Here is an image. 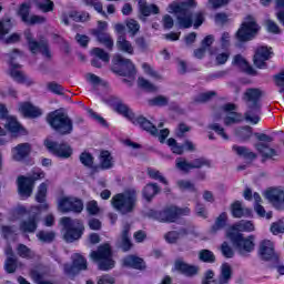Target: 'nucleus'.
Masks as SVG:
<instances>
[{"mask_svg": "<svg viewBox=\"0 0 284 284\" xmlns=\"http://www.w3.org/2000/svg\"><path fill=\"white\" fill-rule=\"evenodd\" d=\"M241 232H254V223L252 221L241 220L233 224L230 231L226 232V237L231 241L234 250L240 256H247L254 252L255 243L254 235L244 237Z\"/></svg>", "mask_w": 284, "mask_h": 284, "instance_id": "nucleus-1", "label": "nucleus"}, {"mask_svg": "<svg viewBox=\"0 0 284 284\" xmlns=\"http://www.w3.org/2000/svg\"><path fill=\"white\" fill-rule=\"evenodd\" d=\"M194 8H196V0H182L180 2H172L169 4V9L176 17V21L183 30H187L194 27V29L201 28L205 18L203 13L199 12L194 18Z\"/></svg>", "mask_w": 284, "mask_h": 284, "instance_id": "nucleus-2", "label": "nucleus"}, {"mask_svg": "<svg viewBox=\"0 0 284 284\" xmlns=\"http://www.w3.org/2000/svg\"><path fill=\"white\" fill-rule=\"evenodd\" d=\"M255 136L257 139V143L254 144V148L258 154L262 156V163H265V161L270 159H274V156H278V152L276 149L270 148V143L274 141V138L272 135L265 134V133H254V129L250 125L240 126L235 129V136L240 139V141H243L244 143L250 141L252 136Z\"/></svg>", "mask_w": 284, "mask_h": 284, "instance_id": "nucleus-3", "label": "nucleus"}, {"mask_svg": "<svg viewBox=\"0 0 284 284\" xmlns=\"http://www.w3.org/2000/svg\"><path fill=\"white\" fill-rule=\"evenodd\" d=\"M263 90L258 88H247L243 94V101L247 104V111L245 113L246 121L258 124L261 121V99H263Z\"/></svg>", "mask_w": 284, "mask_h": 284, "instance_id": "nucleus-4", "label": "nucleus"}, {"mask_svg": "<svg viewBox=\"0 0 284 284\" xmlns=\"http://www.w3.org/2000/svg\"><path fill=\"white\" fill-rule=\"evenodd\" d=\"M148 216L159 221V223H176L181 216H190V207H179L178 205L170 204L161 211L151 209L148 212Z\"/></svg>", "mask_w": 284, "mask_h": 284, "instance_id": "nucleus-5", "label": "nucleus"}, {"mask_svg": "<svg viewBox=\"0 0 284 284\" xmlns=\"http://www.w3.org/2000/svg\"><path fill=\"white\" fill-rule=\"evenodd\" d=\"M47 123L60 136H68V134L74 132V122H72V119L59 110L51 111L47 114Z\"/></svg>", "mask_w": 284, "mask_h": 284, "instance_id": "nucleus-6", "label": "nucleus"}, {"mask_svg": "<svg viewBox=\"0 0 284 284\" xmlns=\"http://www.w3.org/2000/svg\"><path fill=\"white\" fill-rule=\"evenodd\" d=\"M136 191L126 190L122 193H116L111 199V205L115 212L120 214H132L136 207Z\"/></svg>", "mask_w": 284, "mask_h": 284, "instance_id": "nucleus-7", "label": "nucleus"}, {"mask_svg": "<svg viewBox=\"0 0 284 284\" xmlns=\"http://www.w3.org/2000/svg\"><path fill=\"white\" fill-rule=\"evenodd\" d=\"M91 258L99 265V270L108 272L113 270L112 246L109 243L101 244L97 251L91 252Z\"/></svg>", "mask_w": 284, "mask_h": 284, "instance_id": "nucleus-8", "label": "nucleus"}, {"mask_svg": "<svg viewBox=\"0 0 284 284\" xmlns=\"http://www.w3.org/2000/svg\"><path fill=\"white\" fill-rule=\"evenodd\" d=\"M45 178V172L41 169L33 171L30 176H18V193L21 199H30L32 196V190H34V183Z\"/></svg>", "mask_w": 284, "mask_h": 284, "instance_id": "nucleus-9", "label": "nucleus"}, {"mask_svg": "<svg viewBox=\"0 0 284 284\" xmlns=\"http://www.w3.org/2000/svg\"><path fill=\"white\" fill-rule=\"evenodd\" d=\"M61 223L64 229L63 239L67 243L79 241L85 232V225L81 220L73 222L72 219L64 216L61 219Z\"/></svg>", "mask_w": 284, "mask_h": 284, "instance_id": "nucleus-10", "label": "nucleus"}, {"mask_svg": "<svg viewBox=\"0 0 284 284\" xmlns=\"http://www.w3.org/2000/svg\"><path fill=\"white\" fill-rule=\"evenodd\" d=\"M112 63V72H114V74H119V77H128V79H134V77H136V67H134L132 60L126 59L121 54H115Z\"/></svg>", "mask_w": 284, "mask_h": 284, "instance_id": "nucleus-11", "label": "nucleus"}, {"mask_svg": "<svg viewBox=\"0 0 284 284\" xmlns=\"http://www.w3.org/2000/svg\"><path fill=\"white\" fill-rule=\"evenodd\" d=\"M261 32V26L255 20L242 22L235 33V39L240 43H247V41H254Z\"/></svg>", "mask_w": 284, "mask_h": 284, "instance_id": "nucleus-12", "label": "nucleus"}, {"mask_svg": "<svg viewBox=\"0 0 284 284\" xmlns=\"http://www.w3.org/2000/svg\"><path fill=\"white\" fill-rule=\"evenodd\" d=\"M175 168L184 174H190L191 170H201V168H212V161L205 158H196L192 162H189L184 158H178L175 160Z\"/></svg>", "mask_w": 284, "mask_h": 284, "instance_id": "nucleus-13", "label": "nucleus"}, {"mask_svg": "<svg viewBox=\"0 0 284 284\" xmlns=\"http://www.w3.org/2000/svg\"><path fill=\"white\" fill-rule=\"evenodd\" d=\"M44 145L52 154L53 156H57L58 159H70L74 151L72 150V146L68 142H57L52 140H45Z\"/></svg>", "mask_w": 284, "mask_h": 284, "instance_id": "nucleus-14", "label": "nucleus"}, {"mask_svg": "<svg viewBox=\"0 0 284 284\" xmlns=\"http://www.w3.org/2000/svg\"><path fill=\"white\" fill-rule=\"evenodd\" d=\"M58 209L62 214H68V212L81 214L83 212V200L74 196H63L58 202Z\"/></svg>", "mask_w": 284, "mask_h": 284, "instance_id": "nucleus-15", "label": "nucleus"}, {"mask_svg": "<svg viewBox=\"0 0 284 284\" xmlns=\"http://www.w3.org/2000/svg\"><path fill=\"white\" fill-rule=\"evenodd\" d=\"M24 39L32 54H37V52H40L42 57H45L47 59H52V52L50 51V45L48 44V42H39L34 40L32 32L30 31L24 32Z\"/></svg>", "mask_w": 284, "mask_h": 284, "instance_id": "nucleus-16", "label": "nucleus"}, {"mask_svg": "<svg viewBox=\"0 0 284 284\" xmlns=\"http://www.w3.org/2000/svg\"><path fill=\"white\" fill-rule=\"evenodd\" d=\"M258 255L262 261L270 262L274 261V263H281V255L276 253L274 247V242L270 240H263L260 243Z\"/></svg>", "mask_w": 284, "mask_h": 284, "instance_id": "nucleus-17", "label": "nucleus"}, {"mask_svg": "<svg viewBox=\"0 0 284 284\" xmlns=\"http://www.w3.org/2000/svg\"><path fill=\"white\" fill-rule=\"evenodd\" d=\"M105 30H108V22L98 21V29H92L91 34L95 37L99 43L105 45L108 50H112L114 48V40H112L110 34L105 33Z\"/></svg>", "mask_w": 284, "mask_h": 284, "instance_id": "nucleus-18", "label": "nucleus"}, {"mask_svg": "<svg viewBox=\"0 0 284 284\" xmlns=\"http://www.w3.org/2000/svg\"><path fill=\"white\" fill-rule=\"evenodd\" d=\"M88 270V260L83 257V255L78 254L77 257L72 261V264L64 265V273L70 278H74L78 276L80 272Z\"/></svg>", "mask_w": 284, "mask_h": 284, "instance_id": "nucleus-19", "label": "nucleus"}, {"mask_svg": "<svg viewBox=\"0 0 284 284\" xmlns=\"http://www.w3.org/2000/svg\"><path fill=\"white\" fill-rule=\"evenodd\" d=\"M41 212L43 210L36 211V213L28 216L27 220L20 222V231L23 234H34L39 227V222L41 221Z\"/></svg>", "mask_w": 284, "mask_h": 284, "instance_id": "nucleus-20", "label": "nucleus"}, {"mask_svg": "<svg viewBox=\"0 0 284 284\" xmlns=\"http://www.w3.org/2000/svg\"><path fill=\"white\" fill-rule=\"evenodd\" d=\"M272 48H257L253 57V63L255 68H257L258 70H265V68H267V62L265 61H270V59H272Z\"/></svg>", "mask_w": 284, "mask_h": 284, "instance_id": "nucleus-21", "label": "nucleus"}, {"mask_svg": "<svg viewBox=\"0 0 284 284\" xmlns=\"http://www.w3.org/2000/svg\"><path fill=\"white\" fill-rule=\"evenodd\" d=\"M166 144L169 145L171 152L173 154H176L178 156H181V154H184V152H194L196 150V146L194 143L190 140H185L183 144H179L174 138H169L166 141Z\"/></svg>", "mask_w": 284, "mask_h": 284, "instance_id": "nucleus-22", "label": "nucleus"}, {"mask_svg": "<svg viewBox=\"0 0 284 284\" xmlns=\"http://www.w3.org/2000/svg\"><path fill=\"white\" fill-rule=\"evenodd\" d=\"M111 105L113 108V111L116 112V114H120V116H123L130 122L134 120V111H132L130 106L123 102V100L119 98H112Z\"/></svg>", "mask_w": 284, "mask_h": 284, "instance_id": "nucleus-23", "label": "nucleus"}, {"mask_svg": "<svg viewBox=\"0 0 284 284\" xmlns=\"http://www.w3.org/2000/svg\"><path fill=\"white\" fill-rule=\"evenodd\" d=\"M131 123L133 125H139L141 130H144V132H148L152 136H159V129L152 121L148 120V118L143 115L136 116V114L133 116V120H131Z\"/></svg>", "mask_w": 284, "mask_h": 284, "instance_id": "nucleus-24", "label": "nucleus"}, {"mask_svg": "<svg viewBox=\"0 0 284 284\" xmlns=\"http://www.w3.org/2000/svg\"><path fill=\"white\" fill-rule=\"evenodd\" d=\"M266 199L274 205L275 210L284 207V190L272 187L266 191Z\"/></svg>", "mask_w": 284, "mask_h": 284, "instance_id": "nucleus-25", "label": "nucleus"}, {"mask_svg": "<svg viewBox=\"0 0 284 284\" xmlns=\"http://www.w3.org/2000/svg\"><path fill=\"white\" fill-rule=\"evenodd\" d=\"M31 152L32 146L30 143H20L11 150L12 160L17 163H21V161H26V159L30 156Z\"/></svg>", "mask_w": 284, "mask_h": 284, "instance_id": "nucleus-26", "label": "nucleus"}, {"mask_svg": "<svg viewBox=\"0 0 284 284\" xmlns=\"http://www.w3.org/2000/svg\"><path fill=\"white\" fill-rule=\"evenodd\" d=\"M174 270L176 272H179V274H182L183 276H186L187 278H192V276H196V274H199V266L187 264L181 260L175 261Z\"/></svg>", "mask_w": 284, "mask_h": 284, "instance_id": "nucleus-27", "label": "nucleus"}, {"mask_svg": "<svg viewBox=\"0 0 284 284\" xmlns=\"http://www.w3.org/2000/svg\"><path fill=\"white\" fill-rule=\"evenodd\" d=\"M19 111L26 119H39V116H42L43 111L32 104V102H22L20 103Z\"/></svg>", "mask_w": 284, "mask_h": 284, "instance_id": "nucleus-28", "label": "nucleus"}, {"mask_svg": "<svg viewBox=\"0 0 284 284\" xmlns=\"http://www.w3.org/2000/svg\"><path fill=\"white\" fill-rule=\"evenodd\" d=\"M233 63L234 65L240 68L242 72H245V74H251L252 77H256V70L254 69L253 65L250 64V62H247L245 58H243V55L241 54L234 55Z\"/></svg>", "mask_w": 284, "mask_h": 284, "instance_id": "nucleus-29", "label": "nucleus"}, {"mask_svg": "<svg viewBox=\"0 0 284 284\" xmlns=\"http://www.w3.org/2000/svg\"><path fill=\"white\" fill-rule=\"evenodd\" d=\"M139 6V12L141 17H151V14H159L161 12V9H159V6L151 3L148 4L146 0H138Z\"/></svg>", "mask_w": 284, "mask_h": 284, "instance_id": "nucleus-30", "label": "nucleus"}, {"mask_svg": "<svg viewBox=\"0 0 284 284\" xmlns=\"http://www.w3.org/2000/svg\"><path fill=\"white\" fill-rule=\"evenodd\" d=\"M48 207H49L48 203L40 204V205H32L29 209L23 205H18L14 207L13 212L18 216H26V215L32 216V214L39 212V210H48Z\"/></svg>", "mask_w": 284, "mask_h": 284, "instance_id": "nucleus-31", "label": "nucleus"}, {"mask_svg": "<svg viewBox=\"0 0 284 284\" xmlns=\"http://www.w3.org/2000/svg\"><path fill=\"white\" fill-rule=\"evenodd\" d=\"M124 267H131V270H145V261L136 255H128L123 258Z\"/></svg>", "mask_w": 284, "mask_h": 284, "instance_id": "nucleus-32", "label": "nucleus"}, {"mask_svg": "<svg viewBox=\"0 0 284 284\" xmlns=\"http://www.w3.org/2000/svg\"><path fill=\"white\" fill-rule=\"evenodd\" d=\"M231 214L233 219H243V216H251L252 211L243 207L241 201L236 200L231 204Z\"/></svg>", "mask_w": 284, "mask_h": 284, "instance_id": "nucleus-33", "label": "nucleus"}, {"mask_svg": "<svg viewBox=\"0 0 284 284\" xmlns=\"http://www.w3.org/2000/svg\"><path fill=\"white\" fill-rule=\"evenodd\" d=\"M115 45L119 52H124V54H134V47H132V42L128 41V37L125 34L118 36Z\"/></svg>", "mask_w": 284, "mask_h": 284, "instance_id": "nucleus-34", "label": "nucleus"}, {"mask_svg": "<svg viewBox=\"0 0 284 284\" xmlns=\"http://www.w3.org/2000/svg\"><path fill=\"white\" fill-rule=\"evenodd\" d=\"M21 64L11 62L9 74L11 79H13V81H16L17 83H27L28 78L23 74V72L19 71L21 70Z\"/></svg>", "mask_w": 284, "mask_h": 284, "instance_id": "nucleus-35", "label": "nucleus"}, {"mask_svg": "<svg viewBox=\"0 0 284 284\" xmlns=\"http://www.w3.org/2000/svg\"><path fill=\"white\" fill-rule=\"evenodd\" d=\"M6 128L10 134H13V136H19V134H23V132H26V129L14 116H11L9 120H7Z\"/></svg>", "mask_w": 284, "mask_h": 284, "instance_id": "nucleus-36", "label": "nucleus"}, {"mask_svg": "<svg viewBox=\"0 0 284 284\" xmlns=\"http://www.w3.org/2000/svg\"><path fill=\"white\" fill-rule=\"evenodd\" d=\"M161 192V187L156 183H148L142 190V196L150 203L152 199L155 197L156 194Z\"/></svg>", "mask_w": 284, "mask_h": 284, "instance_id": "nucleus-37", "label": "nucleus"}, {"mask_svg": "<svg viewBox=\"0 0 284 284\" xmlns=\"http://www.w3.org/2000/svg\"><path fill=\"white\" fill-rule=\"evenodd\" d=\"M187 234H190V231L185 227H181L179 231H169L165 233L164 239L166 243L174 244L178 243L179 239L187 236Z\"/></svg>", "mask_w": 284, "mask_h": 284, "instance_id": "nucleus-38", "label": "nucleus"}, {"mask_svg": "<svg viewBox=\"0 0 284 284\" xmlns=\"http://www.w3.org/2000/svg\"><path fill=\"white\" fill-rule=\"evenodd\" d=\"M7 254L9 256L4 262V270L7 274H14L17 272V267H19L17 257H14V253L12 252V248H9L7 251Z\"/></svg>", "mask_w": 284, "mask_h": 284, "instance_id": "nucleus-39", "label": "nucleus"}, {"mask_svg": "<svg viewBox=\"0 0 284 284\" xmlns=\"http://www.w3.org/2000/svg\"><path fill=\"white\" fill-rule=\"evenodd\" d=\"M232 150L234 153L237 154V156H242L246 161H254L256 159V156H258L256 153L250 151V149H247V146H239V145L234 144L232 146Z\"/></svg>", "mask_w": 284, "mask_h": 284, "instance_id": "nucleus-40", "label": "nucleus"}, {"mask_svg": "<svg viewBox=\"0 0 284 284\" xmlns=\"http://www.w3.org/2000/svg\"><path fill=\"white\" fill-rule=\"evenodd\" d=\"M100 168L101 170H112L114 168V162L112 154L108 150L100 152Z\"/></svg>", "mask_w": 284, "mask_h": 284, "instance_id": "nucleus-41", "label": "nucleus"}, {"mask_svg": "<svg viewBox=\"0 0 284 284\" xmlns=\"http://www.w3.org/2000/svg\"><path fill=\"white\" fill-rule=\"evenodd\" d=\"M80 163H82L84 168H90L93 172H99V165H94V156L90 152L83 151L80 154Z\"/></svg>", "mask_w": 284, "mask_h": 284, "instance_id": "nucleus-42", "label": "nucleus"}, {"mask_svg": "<svg viewBox=\"0 0 284 284\" xmlns=\"http://www.w3.org/2000/svg\"><path fill=\"white\" fill-rule=\"evenodd\" d=\"M227 226V213L222 212L215 220V223L211 226L212 234H216V232H221V230H225Z\"/></svg>", "mask_w": 284, "mask_h": 284, "instance_id": "nucleus-43", "label": "nucleus"}, {"mask_svg": "<svg viewBox=\"0 0 284 284\" xmlns=\"http://www.w3.org/2000/svg\"><path fill=\"white\" fill-rule=\"evenodd\" d=\"M230 281H232V266L227 263H224L222 264V270L217 280V284H230Z\"/></svg>", "mask_w": 284, "mask_h": 284, "instance_id": "nucleus-44", "label": "nucleus"}, {"mask_svg": "<svg viewBox=\"0 0 284 284\" xmlns=\"http://www.w3.org/2000/svg\"><path fill=\"white\" fill-rule=\"evenodd\" d=\"M197 256L201 263H209V264L216 263V255L211 250L203 248L199 251Z\"/></svg>", "mask_w": 284, "mask_h": 284, "instance_id": "nucleus-45", "label": "nucleus"}, {"mask_svg": "<svg viewBox=\"0 0 284 284\" xmlns=\"http://www.w3.org/2000/svg\"><path fill=\"white\" fill-rule=\"evenodd\" d=\"M10 30H12V19L6 18L0 20V39H6V34L10 33Z\"/></svg>", "mask_w": 284, "mask_h": 284, "instance_id": "nucleus-46", "label": "nucleus"}, {"mask_svg": "<svg viewBox=\"0 0 284 284\" xmlns=\"http://www.w3.org/2000/svg\"><path fill=\"white\" fill-rule=\"evenodd\" d=\"M37 236L41 243H54V239H57V233H54V231H40Z\"/></svg>", "mask_w": 284, "mask_h": 284, "instance_id": "nucleus-47", "label": "nucleus"}, {"mask_svg": "<svg viewBox=\"0 0 284 284\" xmlns=\"http://www.w3.org/2000/svg\"><path fill=\"white\" fill-rule=\"evenodd\" d=\"M148 176H150L153 181H159L160 183H163V185H168V180L165 176L161 174V171L152 168H148L146 170Z\"/></svg>", "mask_w": 284, "mask_h": 284, "instance_id": "nucleus-48", "label": "nucleus"}, {"mask_svg": "<svg viewBox=\"0 0 284 284\" xmlns=\"http://www.w3.org/2000/svg\"><path fill=\"white\" fill-rule=\"evenodd\" d=\"M45 199H48V184L41 183L38 186V192L36 194L37 203H45Z\"/></svg>", "mask_w": 284, "mask_h": 284, "instance_id": "nucleus-49", "label": "nucleus"}, {"mask_svg": "<svg viewBox=\"0 0 284 284\" xmlns=\"http://www.w3.org/2000/svg\"><path fill=\"white\" fill-rule=\"evenodd\" d=\"M209 130H213L214 133L217 134V136H222L224 141H230V135L225 132V129L221 126L219 123H212L209 124Z\"/></svg>", "mask_w": 284, "mask_h": 284, "instance_id": "nucleus-50", "label": "nucleus"}, {"mask_svg": "<svg viewBox=\"0 0 284 284\" xmlns=\"http://www.w3.org/2000/svg\"><path fill=\"white\" fill-rule=\"evenodd\" d=\"M270 231L274 236H278V234H284V217L280 219L277 222H273L271 224Z\"/></svg>", "mask_w": 284, "mask_h": 284, "instance_id": "nucleus-51", "label": "nucleus"}, {"mask_svg": "<svg viewBox=\"0 0 284 284\" xmlns=\"http://www.w3.org/2000/svg\"><path fill=\"white\" fill-rule=\"evenodd\" d=\"M138 84L140 88H142V90H145L146 92H156V87L150 82V80H146L143 77L138 79Z\"/></svg>", "mask_w": 284, "mask_h": 284, "instance_id": "nucleus-52", "label": "nucleus"}, {"mask_svg": "<svg viewBox=\"0 0 284 284\" xmlns=\"http://www.w3.org/2000/svg\"><path fill=\"white\" fill-rule=\"evenodd\" d=\"M92 54L95 55V59L103 61L104 63H110V53L105 52V50L101 48H93Z\"/></svg>", "mask_w": 284, "mask_h": 284, "instance_id": "nucleus-53", "label": "nucleus"}, {"mask_svg": "<svg viewBox=\"0 0 284 284\" xmlns=\"http://www.w3.org/2000/svg\"><path fill=\"white\" fill-rule=\"evenodd\" d=\"M232 115H227L224 118V125H234L236 123H241L243 121V116L239 112H231Z\"/></svg>", "mask_w": 284, "mask_h": 284, "instance_id": "nucleus-54", "label": "nucleus"}, {"mask_svg": "<svg viewBox=\"0 0 284 284\" xmlns=\"http://www.w3.org/2000/svg\"><path fill=\"white\" fill-rule=\"evenodd\" d=\"M45 3L43 2H36V6L41 12L48 13V12H53L54 11V2L52 0H44Z\"/></svg>", "mask_w": 284, "mask_h": 284, "instance_id": "nucleus-55", "label": "nucleus"}, {"mask_svg": "<svg viewBox=\"0 0 284 284\" xmlns=\"http://www.w3.org/2000/svg\"><path fill=\"white\" fill-rule=\"evenodd\" d=\"M18 14L21 17L23 23H26V21H28L30 18V4L27 2L21 3L18 10Z\"/></svg>", "mask_w": 284, "mask_h": 284, "instance_id": "nucleus-56", "label": "nucleus"}, {"mask_svg": "<svg viewBox=\"0 0 284 284\" xmlns=\"http://www.w3.org/2000/svg\"><path fill=\"white\" fill-rule=\"evenodd\" d=\"M126 28L129 33L132 34V37H135L141 30V24H139V21L130 19L126 21Z\"/></svg>", "mask_w": 284, "mask_h": 284, "instance_id": "nucleus-57", "label": "nucleus"}, {"mask_svg": "<svg viewBox=\"0 0 284 284\" xmlns=\"http://www.w3.org/2000/svg\"><path fill=\"white\" fill-rule=\"evenodd\" d=\"M168 103H169L168 98H165L163 95H158V97L149 100V105L158 106V108H164L165 105H168Z\"/></svg>", "mask_w": 284, "mask_h": 284, "instance_id": "nucleus-58", "label": "nucleus"}, {"mask_svg": "<svg viewBox=\"0 0 284 284\" xmlns=\"http://www.w3.org/2000/svg\"><path fill=\"white\" fill-rule=\"evenodd\" d=\"M83 3L87 6H91L99 12V14H102V17H105V12L103 11V3L97 1V0H82Z\"/></svg>", "mask_w": 284, "mask_h": 284, "instance_id": "nucleus-59", "label": "nucleus"}, {"mask_svg": "<svg viewBox=\"0 0 284 284\" xmlns=\"http://www.w3.org/2000/svg\"><path fill=\"white\" fill-rule=\"evenodd\" d=\"M212 97H216V93L214 91H209L204 93H200L195 99V103H206V101H210Z\"/></svg>", "mask_w": 284, "mask_h": 284, "instance_id": "nucleus-60", "label": "nucleus"}, {"mask_svg": "<svg viewBox=\"0 0 284 284\" xmlns=\"http://www.w3.org/2000/svg\"><path fill=\"white\" fill-rule=\"evenodd\" d=\"M221 252L225 258H234V248L227 242L222 243Z\"/></svg>", "mask_w": 284, "mask_h": 284, "instance_id": "nucleus-61", "label": "nucleus"}, {"mask_svg": "<svg viewBox=\"0 0 284 284\" xmlns=\"http://www.w3.org/2000/svg\"><path fill=\"white\" fill-rule=\"evenodd\" d=\"M178 186L180 187V190H189V192H197L194 183L187 180H180L178 182Z\"/></svg>", "mask_w": 284, "mask_h": 284, "instance_id": "nucleus-62", "label": "nucleus"}, {"mask_svg": "<svg viewBox=\"0 0 284 284\" xmlns=\"http://www.w3.org/2000/svg\"><path fill=\"white\" fill-rule=\"evenodd\" d=\"M273 81L277 88H280V92H284V70L273 77Z\"/></svg>", "mask_w": 284, "mask_h": 284, "instance_id": "nucleus-63", "label": "nucleus"}, {"mask_svg": "<svg viewBox=\"0 0 284 284\" xmlns=\"http://www.w3.org/2000/svg\"><path fill=\"white\" fill-rule=\"evenodd\" d=\"M116 280L110 274H104L98 277L97 284H114Z\"/></svg>", "mask_w": 284, "mask_h": 284, "instance_id": "nucleus-64", "label": "nucleus"}]
</instances>
